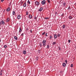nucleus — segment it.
Returning <instances> with one entry per match:
<instances>
[{
    "instance_id": "obj_7",
    "label": "nucleus",
    "mask_w": 76,
    "mask_h": 76,
    "mask_svg": "<svg viewBox=\"0 0 76 76\" xmlns=\"http://www.w3.org/2000/svg\"><path fill=\"white\" fill-rule=\"evenodd\" d=\"M10 20V19H9V18H8L6 20V21L7 22H9V20Z\"/></svg>"
},
{
    "instance_id": "obj_46",
    "label": "nucleus",
    "mask_w": 76,
    "mask_h": 76,
    "mask_svg": "<svg viewBox=\"0 0 76 76\" xmlns=\"http://www.w3.org/2000/svg\"><path fill=\"white\" fill-rule=\"evenodd\" d=\"M30 32H31V33H32V30H31Z\"/></svg>"
},
{
    "instance_id": "obj_26",
    "label": "nucleus",
    "mask_w": 76,
    "mask_h": 76,
    "mask_svg": "<svg viewBox=\"0 0 76 76\" xmlns=\"http://www.w3.org/2000/svg\"><path fill=\"white\" fill-rule=\"evenodd\" d=\"M55 15H58V13H57V12H56L55 13Z\"/></svg>"
},
{
    "instance_id": "obj_2",
    "label": "nucleus",
    "mask_w": 76,
    "mask_h": 76,
    "mask_svg": "<svg viewBox=\"0 0 76 76\" xmlns=\"http://www.w3.org/2000/svg\"><path fill=\"white\" fill-rule=\"evenodd\" d=\"M35 3L37 6H39V2L38 1H36Z\"/></svg>"
},
{
    "instance_id": "obj_25",
    "label": "nucleus",
    "mask_w": 76,
    "mask_h": 76,
    "mask_svg": "<svg viewBox=\"0 0 76 76\" xmlns=\"http://www.w3.org/2000/svg\"><path fill=\"white\" fill-rule=\"evenodd\" d=\"M47 1L49 3H50V1L49 0H47Z\"/></svg>"
},
{
    "instance_id": "obj_4",
    "label": "nucleus",
    "mask_w": 76,
    "mask_h": 76,
    "mask_svg": "<svg viewBox=\"0 0 76 76\" xmlns=\"http://www.w3.org/2000/svg\"><path fill=\"white\" fill-rule=\"evenodd\" d=\"M10 10V7H8L7 8V9L6 10V11L7 12H9Z\"/></svg>"
},
{
    "instance_id": "obj_37",
    "label": "nucleus",
    "mask_w": 76,
    "mask_h": 76,
    "mask_svg": "<svg viewBox=\"0 0 76 76\" xmlns=\"http://www.w3.org/2000/svg\"><path fill=\"white\" fill-rule=\"evenodd\" d=\"M36 60H38V57H37L36 58Z\"/></svg>"
},
{
    "instance_id": "obj_32",
    "label": "nucleus",
    "mask_w": 76,
    "mask_h": 76,
    "mask_svg": "<svg viewBox=\"0 0 76 76\" xmlns=\"http://www.w3.org/2000/svg\"><path fill=\"white\" fill-rule=\"evenodd\" d=\"M45 32H44L42 34V35H45Z\"/></svg>"
},
{
    "instance_id": "obj_19",
    "label": "nucleus",
    "mask_w": 76,
    "mask_h": 76,
    "mask_svg": "<svg viewBox=\"0 0 76 76\" xmlns=\"http://www.w3.org/2000/svg\"><path fill=\"white\" fill-rule=\"evenodd\" d=\"M14 38L16 40H18V38H17L16 36H14Z\"/></svg>"
},
{
    "instance_id": "obj_15",
    "label": "nucleus",
    "mask_w": 76,
    "mask_h": 76,
    "mask_svg": "<svg viewBox=\"0 0 76 76\" xmlns=\"http://www.w3.org/2000/svg\"><path fill=\"white\" fill-rule=\"evenodd\" d=\"M66 27V26L65 25H64L62 26V28L63 29H64L65 28V27Z\"/></svg>"
},
{
    "instance_id": "obj_36",
    "label": "nucleus",
    "mask_w": 76,
    "mask_h": 76,
    "mask_svg": "<svg viewBox=\"0 0 76 76\" xmlns=\"http://www.w3.org/2000/svg\"><path fill=\"white\" fill-rule=\"evenodd\" d=\"M28 15V11H27L26 12V15Z\"/></svg>"
},
{
    "instance_id": "obj_17",
    "label": "nucleus",
    "mask_w": 76,
    "mask_h": 76,
    "mask_svg": "<svg viewBox=\"0 0 76 76\" xmlns=\"http://www.w3.org/2000/svg\"><path fill=\"white\" fill-rule=\"evenodd\" d=\"M11 4H12V2H10V3L9 4V7H10Z\"/></svg>"
},
{
    "instance_id": "obj_10",
    "label": "nucleus",
    "mask_w": 76,
    "mask_h": 76,
    "mask_svg": "<svg viewBox=\"0 0 76 76\" xmlns=\"http://www.w3.org/2000/svg\"><path fill=\"white\" fill-rule=\"evenodd\" d=\"M69 19H72L73 18V17L72 16H69Z\"/></svg>"
},
{
    "instance_id": "obj_42",
    "label": "nucleus",
    "mask_w": 76,
    "mask_h": 76,
    "mask_svg": "<svg viewBox=\"0 0 76 76\" xmlns=\"http://www.w3.org/2000/svg\"><path fill=\"white\" fill-rule=\"evenodd\" d=\"M3 1H4V0H1V2H3Z\"/></svg>"
},
{
    "instance_id": "obj_1",
    "label": "nucleus",
    "mask_w": 76,
    "mask_h": 76,
    "mask_svg": "<svg viewBox=\"0 0 76 76\" xmlns=\"http://www.w3.org/2000/svg\"><path fill=\"white\" fill-rule=\"evenodd\" d=\"M46 40H43V42H42L43 46L44 47H45L46 45H47V43H46Z\"/></svg>"
},
{
    "instance_id": "obj_39",
    "label": "nucleus",
    "mask_w": 76,
    "mask_h": 76,
    "mask_svg": "<svg viewBox=\"0 0 76 76\" xmlns=\"http://www.w3.org/2000/svg\"><path fill=\"white\" fill-rule=\"evenodd\" d=\"M6 47H7V46L6 45H5L4 46V48H6Z\"/></svg>"
},
{
    "instance_id": "obj_18",
    "label": "nucleus",
    "mask_w": 76,
    "mask_h": 76,
    "mask_svg": "<svg viewBox=\"0 0 76 76\" xmlns=\"http://www.w3.org/2000/svg\"><path fill=\"white\" fill-rule=\"evenodd\" d=\"M23 7H26V3H25L23 5Z\"/></svg>"
},
{
    "instance_id": "obj_44",
    "label": "nucleus",
    "mask_w": 76,
    "mask_h": 76,
    "mask_svg": "<svg viewBox=\"0 0 76 76\" xmlns=\"http://www.w3.org/2000/svg\"><path fill=\"white\" fill-rule=\"evenodd\" d=\"M65 61L66 63H67V61L66 60H65Z\"/></svg>"
},
{
    "instance_id": "obj_8",
    "label": "nucleus",
    "mask_w": 76,
    "mask_h": 76,
    "mask_svg": "<svg viewBox=\"0 0 76 76\" xmlns=\"http://www.w3.org/2000/svg\"><path fill=\"white\" fill-rule=\"evenodd\" d=\"M23 53L24 54H26V52L25 50H24L23 52Z\"/></svg>"
},
{
    "instance_id": "obj_3",
    "label": "nucleus",
    "mask_w": 76,
    "mask_h": 76,
    "mask_svg": "<svg viewBox=\"0 0 76 76\" xmlns=\"http://www.w3.org/2000/svg\"><path fill=\"white\" fill-rule=\"evenodd\" d=\"M41 3L42 5H44V4H45V0H43L42 2Z\"/></svg>"
},
{
    "instance_id": "obj_30",
    "label": "nucleus",
    "mask_w": 76,
    "mask_h": 76,
    "mask_svg": "<svg viewBox=\"0 0 76 76\" xmlns=\"http://www.w3.org/2000/svg\"><path fill=\"white\" fill-rule=\"evenodd\" d=\"M68 10H70V6H69L68 8Z\"/></svg>"
},
{
    "instance_id": "obj_50",
    "label": "nucleus",
    "mask_w": 76,
    "mask_h": 76,
    "mask_svg": "<svg viewBox=\"0 0 76 76\" xmlns=\"http://www.w3.org/2000/svg\"><path fill=\"white\" fill-rule=\"evenodd\" d=\"M8 0V1H9V0Z\"/></svg>"
},
{
    "instance_id": "obj_35",
    "label": "nucleus",
    "mask_w": 76,
    "mask_h": 76,
    "mask_svg": "<svg viewBox=\"0 0 76 76\" xmlns=\"http://www.w3.org/2000/svg\"><path fill=\"white\" fill-rule=\"evenodd\" d=\"M38 52H39V53H41V50H38Z\"/></svg>"
},
{
    "instance_id": "obj_23",
    "label": "nucleus",
    "mask_w": 76,
    "mask_h": 76,
    "mask_svg": "<svg viewBox=\"0 0 76 76\" xmlns=\"http://www.w3.org/2000/svg\"><path fill=\"white\" fill-rule=\"evenodd\" d=\"M49 45H47V48H48V49H49Z\"/></svg>"
},
{
    "instance_id": "obj_31",
    "label": "nucleus",
    "mask_w": 76,
    "mask_h": 76,
    "mask_svg": "<svg viewBox=\"0 0 76 76\" xmlns=\"http://www.w3.org/2000/svg\"><path fill=\"white\" fill-rule=\"evenodd\" d=\"M45 19H49V18H45Z\"/></svg>"
},
{
    "instance_id": "obj_47",
    "label": "nucleus",
    "mask_w": 76,
    "mask_h": 76,
    "mask_svg": "<svg viewBox=\"0 0 76 76\" xmlns=\"http://www.w3.org/2000/svg\"><path fill=\"white\" fill-rule=\"evenodd\" d=\"M47 33H46L45 34V35H46V37H47Z\"/></svg>"
},
{
    "instance_id": "obj_6",
    "label": "nucleus",
    "mask_w": 76,
    "mask_h": 76,
    "mask_svg": "<svg viewBox=\"0 0 76 76\" xmlns=\"http://www.w3.org/2000/svg\"><path fill=\"white\" fill-rule=\"evenodd\" d=\"M29 19H32V16L31 15H29Z\"/></svg>"
},
{
    "instance_id": "obj_40",
    "label": "nucleus",
    "mask_w": 76,
    "mask_h": 76,
    "mask_svg": "<svg viewBox=\"0 0 76 76\" xmlns=\"http://www.w3.org/2000/svg\"><path fill=\"white\" fill-rule=\"evenodd\" d=\"M21 36H23V33H22V34H21Z\"/></svg>"
},
{
    "instance_id": "obj_41",
    "label": "nucleus",
    "mask_w": 76,
    "mask_h": 76,
    "mask_svg": "<svg viewBox=\"0 0 76 76\" xmlns=\"http://www.w3.org/2000/svg\"><path fill=\"white\" fill-rule=\"evenodd\" d=\"M37 17H34V19L36 20L37 19Z\"/></svg>"
},
{
    "instance_id": "obj_12",
    "label": "nucleus",
    "mask_w": 76,
    "mask_h": 76,
    "mask_svg": "<svg viewBox=\"0 0 76 76\" xmlns=\"http://www.w3.org/2000/svg\"><path fill=\"white\" fill-rule=\"evenodd\" d=\"M1 23H2V24L3 25H4V21H3V20H2L1 21Z\"/></svg>"
},
{
    "instance_id": "obj_45",
    "label": "nucleus",
    "mask_w": 76,
    "mask_h": 76,
    "mask_svg": "<svg viewBox=\"0 0 76 76\" xmlns=\"http://www.w3.org/2000/svg\"><path fill=\"white\" fill-rule=\"evenodd\" d=\"M0 25H1V23L0 22Z\"/></svg>"
},
{
    "instance_id": "obj_27",
    "label": "nucleus",
    "mask_w": 76,
    "mask_h": 76,
    "mask_svg": "<svg viewBox=\"0 0 76 76\" xmlns=\"http://www.w3.org/2000/svg\"><path fill=\"white\" fill-rule=\"evenodd\" d=\"M73 64H71L70 67H73Z\"/></svg>"
},
{
    "instance_id": "obj_20",
    "label": "nucleus",
    "mask_w": 76,
    "mask_h": 76,
    "mask_svg": "<svg viewBox=\"0 0 76 76\" xmlns=\"http://www.w3.org/2000/svg\"><path fill=\"white\" fill-rule=\"evenodd\" d=\"M55 44H56V42H54L53 43V45H55Z\"/></svg>"
},
{
    "instance_id": "obj_11",
    "label": "nucleus",
    "mask_w": 76,
    "mask_h": 76,
    "mask_svg": "<svg viewBox=\"0 0 76 76\" xmlns=\"http://www.w3.org/2000/svg\"><path fill=\"white\" fill-rule=\"evenodd\" d=\"M66 64L65 63H64L62 64V66H64V67H65L66 66Z\"/></svg>"
},
{
    "instance_id": "obj_43",
    "label": "nucleus",
    "mask_w": 76,
    "mask_h": 76,
    "mask_svg": "<svg viewBox=\"0 0 76 76\" xmlns=\"http://www.w3.org/2000/svg\"><path fill=\"white\" fill-rule=\"evenodd\" d=\"M3 72V70H1L0 72H1H1Z\"/></svg>"
},
{
    "instance_id": "obj_48",
    "label": "nucleus",
    "mask_w": 76,
    "mask_h": 76,
    "mask_svg": "<svg viewBox=\"0 0 76 76\" xmlns=\"http://www.w3.org/2000/svg\"><path fill=\"white\" fill-rule=\"evenodd\" d=\"M19 76H22V75H19Z\"/></svg>"
},
{
    "instance_id": "obj_38",
    "label": "nucleus",
    "mask_w": 76,
    "mask_h": 76,
    "mask_svg": "<svg viewBox=\"0 0 76 76\" xmlns=\"http://www.w3.org/2000/svg\"><path fill=\"white\" fill-rule=\"evenodd\" d=\"M0 75H1V76H2V73L1 72H0Z\"/></svg>"
},
{
    "instance_id": "obj_5",
    "label": "nucleus",
    "mask_w": 76,
    "mask_h": 76,
    "mask_svg": "<svg viewBox=\"0 0 76 76\" xmlns=\"http://www.w3.org/2000/svg\"><path fill=\"white\" fill-rule=\"evenodd\" d=\"M17 19H20V15H19L17 16Z\"/></svg>"
},
{
    "instance_id": "obj_49",
    "label": "nucleus",
    "mask_w": 76,
    "mask_h": 76,
    "mask_svg": "<svg viewBox=\"0 0 76 76\" xmlns=\"http://www.w3.org/2000/svg\"><path fill=\"white\" fill-rule=\"evenodd\" d=\"M1 42V40H0V42Z\"/></svg>"
},
{
    "instance_id": "obj_13",
    "label": "nucleus",
    "mask_w": 76,
    "mask_h": 76,
    "mask_svg": "<svg viewBox=\"0 0 76 76\" xmlns=\"http://www.w3.org/2000/svg\"><path fill=\"white\" fill-rule=\"evenodd\" d=\"M12 15H14L15 16V11H13L12 12Z\"/></svg>"
},
{
    "instance_id": "obj_24",
    "label": "nucleus",
    "mask_w": 76,
    "mask_h": 76,
    "mask_svg": "<svg viewBox=\"0 0 76 76\" xmlns=\"http://www.w3.org/2000/svg\"><path fill=\"white\" fill-rule=\"evenodd\" d=\"M52 38V36L51 35H50V39H51Z\"/></svg>"
},
{
    "instance_id": "obj_21",
    "label": "nucleus",
    "mask_w": 76,
    "mask_h": 76,
    "mask_svg": "<svg viewBox=\"0 0 76 76\" xmlns=\"http://www.w3.org/2000/svg\"><path fill=\"white\" fill-rule=\"evenodd\" d=\"M39 45H40V47H42V43H39Z\"/></svg>"
},
{
    "instance_id": "obj_14",
    "label": "nucleus",
    "mask_w": 76,
    "mask_h": 76,
    "mask_svg": "<svg viewBox=\"0 0 76 76\" xmlns=\"http://www.w3.org/2000/svg\"><path fill=\"white\" fill-rule=\"evenodd\" d=\"M22 29H21V28H20V30L19 31V32H22Z\"/></svg>"
},
{
    "instance_id": "obj_9",
    "label": "nucleus",
    "mask_w": 76,
    "mask_h": 76,
    "mask_svg": "<svg viewBox=\"0 0 76 76\" xmlns=\"http://www.w3.org/2000/svg\"><path fill=\"white\" fill-rule=\"evenodd\" d=\"M42 8L41 7L40 8L39 10V11L40 12H41L42 11Z\"/></svg>"
},
{
    "instance_id": "obj_22",
    "label": "nucleus",
    "mask_w": 76,
    "mask_h": 76,
    "mask_svg": "<svg viewBox=\"0 0 76 76\" xmlns=\"http://www.w3.org/2000/svg\"><path fill=\"white\" fill-rule=\"evenodd\" d=\"M57 37H60V34H58Z\"/></svg>"
},
{
    "instance_id": "obj_34",
    "label": "nucleus",
    "mask_w": 76,
    "mask_h": 76,
    "mask_svg": "<svg viewBox=\"0 0 76 76\" xmlns=\"http://www.w3.org/2000/svg\"><path fill=\"white\" fill-rule=\"evenodd\" d=\"M58 48L59 50H61V48H60V47H59Z\"/></svg>"
},
{
    "instance_id": "obj_33",
    "label": "nucleus",
    "mask_w": 76,
    "mask_h": 76,
    "mask_svg": "<svg viewBox=\"0 0 76 76\" xmlns=\"http://www.w3.org/2000/svg\"><path fill=\"white\" fill-rule=\"evenodd\" d=\"M68 42H69V43H70V41H71V40H68Z\"/></svg>"
},
{
    "instance_id": "obj_28",
    "label": "nucleus",
    "mask_w": 76,
    "mask_h": 76,
    "mask_svg": "<svg viewBox=\"0 0 76 76\" xmlns=\"http://www.w3.org/2000/svg\"><path fill=\"white\" fill-rule=\"evenodd\" d=\"M28 3L29 4H30L31 3V2L29 1V0H28Z\"/></svg>"
},
{
    "instance_id": "obj_16",
    "label": "nucleus",
    "mask_w": 76,
    "mask_h": 76,
    "mask_svg": "<svg viewBox=\"0 0 76 76\" xmlns=\"http://www.w3.org/2000/svg\"><path fill=\"white\" fill-rule=\"evenodd\" d=\"M54 38H55V39H56V38H57V35L54 34Z\"/></svg>"
},
{
    "instance_id": "obj_29",
    "label": "nucleus",
    "mask_w": 76,
    "mask_h": 76,
    "mask_svg": "<svg viewBox=\"0 0 76 76\" xmlns=\"http://www.w3.org/2000/svg\"><path fill=\"white\" fill-rule=\"evenodd\" d=\"M66 3H64L63 4V5L64 6H66Z\"/></svg>"
}]
</instances>
